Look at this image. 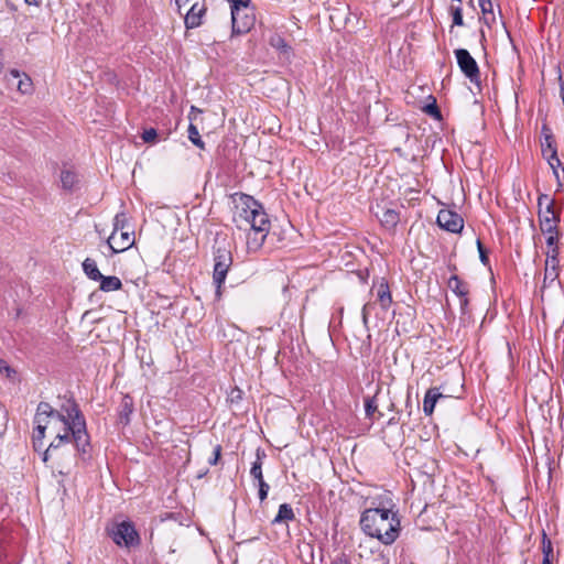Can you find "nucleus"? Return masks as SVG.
<instances>
[{"label":"nucleus","mask_w":564,"mask_h":564,"mask_svg":"<svg viewBox=\"0 0 564 564\" xmlns=\"http://www.w3.org/2000/svg\"><path fill=\"white\" fill-rule=\"evenodd\" d=\"M362 532L384 545L392 544L400 535L401 522L398 511L390 508H368L359 521Z\"/></svg>","instance_id":"1"},{"label":"nucleus","mask_w":564,"mask_h":564,"mask_svg":"<svg viewBox=\"0 0 564 564\" xmlns=\"http://www.w3.org/2000/svg\"><path fill=\"white\" fill-rule=\"evenodd\" d=\"M59 409H54L47 402H40L36 408L34 423L59 421L61 423H85L78 404L73 398H59Z\"/></svg>","instance_id":"2"},{"label":"nucleus","mask_w":564,"mask_h":564,"mask_svg":"<svg viewBox=\"0 0 564 564\" xmlns=\"http://www.w3.org/2000/svg\"><path fill=\"white\" fill-rule=\"evenodd\" d=\"M249 226L253 232V236H248L247 238V247L250 251L259 250L270 230V219L263 205L261 204V209L257 208L253 213L248 214L247 219L242 220V227Z\"/></svg>","instance_id":"3"},{"label":"nucleus","mask_w":564,"mask_h":564,"mask_svg":"<svg viewBox=\"0 0 564 564\" xmlns=\"http://www.w3.org/2000/svg\"><path fill=\"white\" fill-rule=\"evenodd\" d=\"M214 272L213 281L218 289L225 283L227 272L232 264L230 243L226 237L217 236L213 245Z\"/></svg>","instance_id":"4"},{"label":"nucleus","mask_w":564,"mask_h":564,"mask_svg":"<svg viewBox=\"0 0 564 564\" xmlns=\"http://www.w3.org/2000/svg\"><path fill=\"white\" fill-rule=\"evenodd\" d=\"M231 35L248 33L256 23L254 8L250 1L231 4Z\"/></svg>","instance_id":"5"},{"label":"nucleus","mask_w":564,"mask_h":564,"mask_svg":"<svg viewBox=\"0 0 564 564\" xmlns=\"http://www.w3.org/2000/svg\"><path fill=\"white\" fill-rule=\"evenodd\" d=\"M539 225L543 234H554L558 230L561 219L560 210L555 209V200L546 194H540L538 197Z\"/></svg>","instance_id":"6"},{"label":"nucleus","mask_w":564,"mask_h":564,"mask_svg":"<svg viewBox=\"0 0 564 564\" xmlns=\"http://www.w3.org/2000/svg\"><path fill=\"white\" fill-rule=\"evenodd\" d=\"M87 425H65L63 434H58V444L51 443L46 452L44 453L43 460L47 462V453L52 447H57L62 442H73L77 451L87 453L90 443L89 435L86 430Z\"/></svg>","instance_id":"7"},{"label":"nucleus","mask_w":564,"mask_h":564,"mask_svg":"<svg viewBox=\"0 0 564 564\" xmlns=\"http://www.w3.org/2000/svg\"><path fill=\"white\" fill-rule=\"evenodd\" d=\"M231 198L235 206L232 220L238 228H242V220L247 219L248 214L253 213L257 208L261 209V203L245 193H235Z\"/></svg>","instance_id":"8"},{"label":"nucleus","mask_w":564,"mask_h":564,"mask_svg":"<svg viewBox=\"0 0 564 564\" xmlns=\"http://www.w3.org/2000/svg\"><path fill=\"white\" fill-rule=\"evenodd\" d=\"M109 535L118 546L131 547L140 543V536L130 521L116 523L109 531Z\"/></svg>","instance_id":"9"},{"label":"nucleus","mask_w":564,"mask_h":564,"mask_svg":"<svg viewBox=\"0 0 564 564\" xmlns=\"http://www.w3.org/2000/svg\"><path fill=\"white\" fill-rule=\"evenodd\" d=\"M457 65L466 78L473 84H479L480 72L476 59L466 48H457L454 51Z\"/></svg>","instance_id":"10"},{"label":"nucleus","mask_w":564,"mask_h":564,"mask_svg":"<svg viewBox=\"0 0 564 564\" xmlns=\"http://www.w3.org/2000/svg\"><path fill=\"white\" fill-rule=\"evenodd\" d=\"M447 286L459 299V308L462 315H468L469 311V284L454 274L448 279Z\"/></svg>","instance_id":"11"},{"label":"nucleus","mask_w":564,"mask_h":564,"mask_svg":"<svg viewBox=\"0 0 564 564\" xmlns=\"http://www.w3.org/2000/svg\"><path fill=\"white\" fill-rule=\"evenodd\" d=\"M436 221L438 226L449 232H460L464 227V220L460 215L449 209H441Z\"/></svg>","instance_id":"12"},{"label":"nucleus","mask_w":564,"mask_h":564,"mask_svg":"<svg viewBox=\"0 0 564 564\" xmlns=\"http://www.w3.org/2000/svg\"><path fill=\"white\" fill-rule=\"evenodd\" d=\"M112 253H119L128 250L134 243L133 230H122L120 235L112 232L107 240Z\"/></svg>","instance_id":"13"},{"label":"nucleus","mask_w":564,"mask_h":564,"mask_svg":"<svg viewBox=\"0 0 564 564\" xmlns=\"http://www.w3.org/2000/svg\"><path fill=\"white\" fill-rule=\"evenodd\" d=\"M9 87H15L21 94H31L33 89V83L29 75L20 73L17 69H11L4 77Z\"/></svg>","instance_id":"14"},{"label":"nucleus","mask_w":564,"mask_h":564,"mask_svg":"<svg viewBox=\"0 0 564 564\" xmlns=\"http://www.w3.org/2000/svg\"><path fill=\"white\" fill-rule=\"evenodd\" d=\"M451 395L445 394L441 391V388L433 387L430 388L423 400V411L426 415H431L436 406V404H443L449 400Z\"/></svg>","instance_id":"15"},{"label":"nucleus","mask_w":564,"mask_h":564,"mask_svg":"<svg viewBox=\"0 0 564 564\" xmlns=\"http://www.w3.org/2000/svg\"><path fill=\"white\" fill-rule=\"evenodd\" d=\"M543 141L541 142V151L544 159H551L554 161L557 155V148L552 130L546 126H542Z\"/></svg>","instance_id":"16"},{"label":"nucleus","mask_w":564,"mask_h":564,"mask_svg":"<svg viewBox=\"0 0 564 564\" xmlns=\"http://www.w3.org/2000/svg\"><path fill=\"white\" fill-rule=\"evenodd\" d=\"M206 7L205 3L195 2L192 4L189 10L185 15V26L186 29H195L202 24V18L205 14Z\"/></svg>","instance_id":"17"},{"label":"nucleus","mask_w":564,"mask_h":564,"mask_svg":"<svg viewBox=\"0 0 564 564\" xmlns=\"http://www.w3.org/2000/svg\"><path fill=\"white\" fill-rule=\"evenodd\" d=\"M377 297L383 310H388L390 307L392 303V296L388 282L384 279H381L378 283Z\"/></svg>","instance_id":"18"},{"label":"nucleus","mask_w":564,"mask_h":564,"mask_svg":"<svg viewBox=\"0 0 564 564\" xmlns=\"http://www.w3.org/2000/svg\"><path fill=\"white\" fill-rule=\"evenodd\" d=\"M381 225L387 229H394L400 221L399 213L394 209H384L381 216H378Z\"/></svg>","instance_id":"19"},{"label":"nucleus","mask_w":564,"mask_h":564,"mask_svg":"<svg viewBox=\"0 0 564 564\" xmlns=\"http://www.w3.org/2000/svg\"><path fill=\"white\" fill-rule=\"evenodd\" d=\"M98 281L100 282L99 289L102 292L118 291L122 288L121 280L115 275H109V276L102 275V278Z\"/></svg>","instance_id":"20"},{"label":"nucleus","mask_w":564,"mask_h":564,"mask_svg":"<svg viewBox=\"0 0 564 564\" xmlns=\"http://www.w3.org/2000/svg\"><path fill=\"white\" fill-rule=\"evenodd\" d=\"M133 412V400L130 395H123L120 408H119V419L121 423L124 421L126 423H129L130 415Z\"/></svg>","instance_id":"21"},{"label":"nucleus","mask_w":564,"mask_h":564,"mask_svg":"<svg viewBox=\"0 0 564 564\" xmlns=\"http://www.w3.org/2000/svg\"><path fill=\"white\" fill-rule=\"evenodd\" d=\"M256 455L257 459L252 463L250 475L254 480L261 482V480H264L262 474V458L265 457V453L258 448Z\"/></svg>","instance_id":"22"},{"label":"nucleus","mask_w":564,"mask_h":564,"mask_svg":"<svg viewBox=\"0 0 564 564\" xmlns=\"http://www.w3.org/2000/svg\"><path fill=\"white\" fill-rule=\"evenodd\" d=\"M365 412L367 419L371 421H377L381 417V413L378 412V399L376 395L365 398Z\"/></svg>","instance_id":"23"},{"label":"nucleus","mask_w":564,"mask_h":564,"mask_svg":"<svg viewBox=\"0 0 564 564\" xmlns=\"http://www.w3.org/2000/svg\"><path fill=\"white\" fill-rule=\"evenodd\" d=\"M269 44L284 54L285 56H290L292 53V47L286 43V41L280 34H273L270 36Z\"/></svg>","instance_id":"24"},{"label":"nucleus","mask_w":564,"mask_h":564,"mask_svg":"<svg viewBox=\"0 0 564 564\" xmlns=\"http://www.w3.org/2000/svg\"><path fill=\"white\" fill-rule=\"evenodd\" d=\"M553 171V174L557 181V189L564 185V165L560 161L558 156L555 155L554 161L545 159Z\"/></svg>","instance_id":"25"},{"label":"nucleus","mask_w":564,"mask_h":564,"mask_svg":"<svg viewBox=\"0 0 564 564\" xmlns=\"http://www.w3.org/2000/svg\"><path fill=\"white\" fill-rule=\"evenodd\" d=\"M83 270L85 274L93 281H98L102 278L97 263L94 259L86 258L83 262Z\"/></svg>","instance_id":"26"},{"label":"nucleus","mask_w":564,"mask_h":564,"mask_svg":"<svg viewBox=\"0 0 564 564\" xmlns=\"http://www.w3.org/2000/svg\"><path fill=\"white\" fill-rule=\"evenodd\" d=\"M294 518H295V514H294L292 507L289 503H282L279 507V511H278L275 518L273 519V523H282V522H286V521H292V520H294Z\"/></svg>","instance_id":"27"},{"label":"nucleus","mask_w":564,"mask_h":564,"mask_svg":"<svg viewBox=\"0 0 564 564\" xmlns=\"http://www.w3.org/2000/svg\"><path fill=\"white\" fill-rule=\"evenodd\" d=\"M78 182L77 175L69 170H63L61 173V183L64 189L72 191Z\"/></svg>","instance_id":"28"},{"label":"nucleus","mask_w":564,"mask_h":564,"mask_svg":"<svg viewBox=\"0 0 564 564\" xmlns=\"http://www.w3.org/2000/svg\"><path fill=\"white\" fill-rule=\"evenodd\" d=\"M187 132H188V139L191 140V142L193 144H195L199 149H205V143L202 140L198 129L195 124L189 123Z\"/></svg>","instance_id":"29"},{"label":"nucleus","mask_w":564,"mask_h":564,"mask_svg":"<svg viewBox=\"0 0 564 564\" xmlns=\"http://www.w3.org/2000/svg\"><path fill=\"white\" fill-rule=\"evenodd\" d=\"M128 219L124 213H118L113 218V231L118 232L122 230H129Z\"/></svg>","instance_id":"30"},{"label":"nucleus","mask_w":564,"mask_h":564,"mask_svg":"<svg viewBox=\"0 0 564 564\" xmlns=\"http://www.w3.org/2000/svg\"><path fill=\"white\" fill-rule=\"evenodd\" d=\"M449 12L453 18V26H463L464 20H463V9L460 6H452L449 8Z\"/></svg>","instance_id":"31"},{"label":"nucleus","mask_w":564,"mask_h":564,"mask_svg":"<svg viewBox=\"0 0 564 564\" xmlns=\"http://www.w3.org/2000/svg\"><path fill=\"white\" fill-rule=\"evenodd\" d=\"M242 390L238 387L231 388L227 395V402L230 405H237L242 400Z\"/></svg>","instance_id":"32"},{"label":"nucleus","mask_w":564,"mask_h":564,"mask_svg":"<svg viewBox=\"0 0 564 564\" xmlns=\"http://www.w3.org/2000/svg\"><path fill=\"white\" fill-rule=\"evenodd\" d=\"M557 278H558V270H555L553 268H545L543 286L545 288L547 285V283L554 282Z\"/></svg>","instance_id":"33"},{"label":"nucleus","mask_w":564,"mask_h":564,"mask_svg":"<svg viewBox=\"0 0 564 564\" xmlns=\"http://www.w3.org/2000/svg\"><path fill=\"white\" fill-rule=\"evenodd\" d=\"M424 111L432 117L441 118V111L436 105L435 99H433L432 104H429L424 107Z\"/></svg>","instance_id":"34"},{"label":"nucleus","mask_w":564,"mask_h":564,"mask_svg":"<svg viewBox=\"0 0 564 564\" xmlns=\"http://www.w3.org/2000/svg\"><path fill=\"white\" fill-rule=\"evenodd\" d=\"M158 137V132L154 128L145 129L142 133V140L147 143L154 142Z\"/></svg>","instance_id":"35"},{"label":"nucleus","mask_w":564,"mask_h":564,"mask_svg":"<svg viewBox=\"0 0 564 564\" xmlns=\"http://www.w3.org/2000/svg\"><path fill=\"white\" fill-rule=\"evenodd\" d=\"M479 7L481 9L482 14H491L492 15V1L491 0H478Z\"/></svg>","instance_id":"36"},{"label":"nucleus","mask_w":564,"mask_h":564,"mask_svg":"<svg viewBox=\"0 0 564 564\" xmlns=\"http://www.w3.org/2000/svg\"><path fill=\"white\" fill-rule=\"evenodd\" d=\"M546 235V246L547 248L558 247L557 241L560 237V231L555 230L554 234H545Z\"/></svg>","instance_id":"37"},{"label":"nucleus","mask_w":564,"mask_h":564,"mask_svg":"<svg viewBox=\"0 0 564 564\" xmlns=\"http://www.w3.org/2000/svg\"><path fill=\"white\" fill-rule=\"evenodd\" d=\"M258 487H259V499L260 501H264L268 497V492H269V485L264 481V480H261V482H258Z\"/></svg>","instance_id":"38"},{"label":"nucleus","mask_w":564,"mask_h":564,"mask_svg":"<svg viewBox=\"0 0 564 564\" xmlns=\"http://www.w3.org/2000/svg\"><path fill=\"white\" fill-rule=\"evenodd\" d=\"M477 248L480 261L482 262V264L487 265L489 263L488 253L479 239L477 240Z\"/></svg>","instance_id":"39"},{"label":"nucleus","mask_w":564,"mask_h":564,"mask_svg":"<svg viewBox=\"0 0 564 564\" xmlns=\"http://www.w3.org/2000/svg\"><path fill=\"white\" fill-rule=\"evenodd\" d=\"M221 445L217 444L215 447H214V451H213V456L208 459V463L210 465H216L218 463V460L220 459V456H221Z\"/></svg>","instance_id":"40"},{"label":"nucleus","mask_w":564,"mask_h":564,"mask_svg":"<svg viewBox=\"0 0 564 564\" xmlns=\"http://www.w3.org/2000/svg\"><path fill=\"white\" fill-rule=\"evenodd\" d=\"M45 429H46V425H36V429L33 433L34 446L36 445L37 440L44 437Z\"/></svg>","instance_id":"41"},{"label":"nucleus","mask_w":564,"mask_h":564,"mask_svg":"<svg viewBox=\"0 0 564 564\" xmlns=\"http://www.w3.org/2000/svg\"><path fill=\"white\" fill-rule=\"evenodd\" d=\"M543 555L545 556V554H547L549 556H552L553 555V547H552V543L550 540H547L545 536L543 539Z\"/></svg>","instance_id":"42"},{"label":"nucleus","mask_w":564,"mask_h":564,"mask_svg":"<svg viewBox=\"0 0 564 564\" xmlns=\"http://www.w3.org/2000/svg\"><path fill=\"white\" fill-rule=\"evenodd\" d=\"M0 372H6L10 377L15 371L7 364L6 360L0 358Z\"/></svg>","instance_id":"43"},{"label":"nucleus","mask_w":564,"mask_h":564,"mask_svg":"<svg viewBox=\"0 0 564 564\" xmlns=\"http://www.w3.org/2000/svg\"><path fill=\"white\" fill-rule=\"evenodd\" d=\"M558 263H560V260L558 258H547L546 257V261H545V268H553L555 270H558Z\"/></svg>","instance_id":"44"},{"label":"nucleus","mask_w":564,"mask_h":564,"mask_svg":"<svg viewBox=\"0 0 564 564\" xmlns=\"http://www.w3.org/2000/svg\"><path fill=\"white\" fill-rule=\"evenodd\" d=\"M495 20H496V18H495L494 12H492V15L491 14H482V21L488 28H491Z\"/></svg>","instance_id":"45"},{"label":"nucleus","mask_w":564,"mask_h":564,"mask_svg":"<svg viewBox=\"0 0 564 564\" xmlns=\"http://www.w3.org/2000/svg\"><path fill=\"white\" fill-rule=\"evenodd\" d=\"M558 254H560L558 247L549 248V250L546 252L547 258H553V257L558 258Z\"/></svg>","instance_id":"46"},{"label":"nucleus","mask_w":564,"mask_h":564,"mask_svg":"<svg viewBox=\"0 0 564 564\" xmlns=\"http://www.w3.org/2000/svg\"><path fill=\"white\" fill-rule=\"evenodd\" d=\"M361 315H362L364 324H367V322H368V304L364 305Z\"/></svg>","instance_id":"47"},{"label":"nucleus","mask_w":564,"mask_h":564,"mask_svg":"<svg viewBox=\"0 0 564 564\" xmlns=\"http://www.w3.org/2000/svg\"><path fill=\"white\" fill-rule=\"evenodd\" d=\"M334 564H348V560L345 555H340L335 558Z\"/></svg>","instance_id":"48"},{"label":"nucleus","mask_w":564,"mask_h":564,"mask_svg":"<svg viewBox=\"0 0 564 564\" xmlns=\"http://www.w3.org/2000/svg\"><path fill=\"white\" fill-rule=\"evenodd\" d=\"M543 564H552V556L545 554V556H543Z\"/></svg>","instance_id":"49"},{"label":"nucleus","mask_w":564,"mask_h":564,"mask_svg":"<svg viewBox=\"0 0 564 564\" xmlns=\"http://www.w3.org/2000/svg\"><path fill=\"white\" fill-rule=\"evenodd\" d=\"M24 1L28 4H34V6H40V3H41L40 0H24Z\"/></svg>","instance_id":"50"},{"label":"nucleus","mask_w":564,"mask_h":564,"mask_svg":"<svg viewBox=\"0 0 564 564\" xmlns=\"http://www.w3.org/2000/svg\"><path fill=\"white\" fill-rule=\"evenodd\" d=\"M196 111H197V112H200V110H199L198 108H196L195 106H192V107H191V115H192L193 112H196Z\"/></svg>","instance_id":"51"}]
</instances>
